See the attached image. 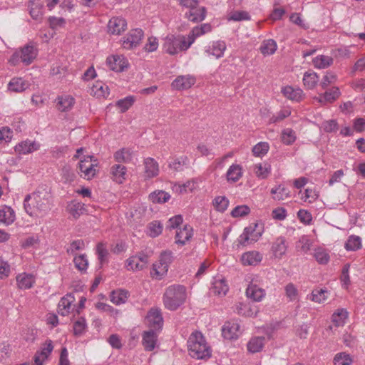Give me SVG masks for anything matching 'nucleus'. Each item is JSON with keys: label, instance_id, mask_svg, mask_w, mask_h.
Wrapping results in <instances>:
<instances>
[{"label": "nucleus", "instance_id": "nucleus-1", "mask_svg": "<svg viewBox=\"0 0 365 365\" xmlns=\"http://www.w3.org/2000/svg\"><path fill=\"white\" fill-rule=\"evenodd\" d=\"M24 206L30 216L45 215L52 206L51 187L46 185L39 186L32 194L26 196Z\"/></svg>", "mask_w": 365, "mask_h": 365}, {"label": "nucleus", "instance_id": "nucleus-2", "mask_svg": "<svg viewBox=\"0 0 365 365\" xmlns=\"http://www.w3.org/2000/svg\"><path fill=\"white\" fill-rule=\"evenodd\" d=\"M189 354L197 359H207L211 356L210 347L200 331L191 334L187 340Z\"/></svg>", "mask_w": 365, "mask_h": 365}, {"label": "nucleus", "instance_id": "nucleus-3", "mask_svg": "<svg viewBox=\"0 0 365 365\" xmlns=\"http://www.w3.org/2000/svg\"><path fill=\"white\" fill-rule=\"evenodd\" d=\"M186 299V289L180 284L168 287L163 294V304L166 309L175 311L178 309Z\"/></svg>", "mask_w": 365, "mask_h": 365}, {"label": "nucleus", "instance_id": "nucleus-4", "mask_svg": "<svg viewBox=\"0 0 365 365\" xmlns=\"http://www.w3.org/2000/svg\"><path fill=\"white\" fill-rule=\"evenodd\" d=\"M192 43L193 39L190 40L188 36L170 34L165 38L163 48L166 53L175 55L179 51H187Z\"/></svg>", "mask_w": 365, "mask_h": 365}, {"label": "nucleus", "instance_id": "nucleus-5", "mask_svg": "<svg viewBox=\"0 0 365 365\" xmlns=\"http://www.w3.org/2000/svg\"><path fill=\"white\" fill-rule=\"evenodd\" d=\"M262 230L259 229L257 223H252L244 229L243 232L238 238L239 243L245 246L248 244L257 242L262 236Z\"/></svg>", "mask_w": 365, "mask_h": 365}, {"label": "nucleus", "instance_id": "nucleus-6", "mask_svg": "<svg viewBox=\"0 0 365 365\" xmlns=\"http://www.w3.org/2000/svg\"><path fill=\"white\" fill-rule=\"evenodd\" d=\"M173 252L166 250L160 254L159 264H153L151 274L160 279L168 270L169 264L173 262Z\"/></svg>", "mask_w": 365, "mask_h": 365}, {"label": "nucleus", "instance_id": "nucleus-7", "mask_svg": "<svg viewBox=\"0 0 365 365\" xmlns=\"http://www.w3.org/2000/svg\"><path fill=\"white\" fill-rule=\"evenodd\" d=\"M37 56V51L32 45L27 44L23 47L20 53H15L12 55L11 61L15 63L20 58L25 65L31 64Z\"/></svg>", "mask_w": 365, "mask_h": 365}, {"label": "nucleus", "instance_id": "nucleus-8", "mask_svg": "<svg viewBox=\"0 0 365 365\" xmlns=\"http://www.w3.org/2000/svg\"><path fill=\"white\" fill-rule=\"evenodd\" d=\"M143 36L144 32L141 29H131L121 40L123 47L130 50L138 46L141 43Z\"/></svg>", "mask_w": 365, "mask_h": 365}, {"label": "nucleus", "instance_id": "nucleus-9", "mask_svg": "<svg viewBox=\"0 0 365 365\" xmlns=\"http://www.w3.org/2000/svg\"><path fill=\"white\" fill-rule=\"evenodd\" d=\"M148 262V256L143 252H140L136 255L131 256L127 260L128 269L133 271L142 270L146 267Z\"/></svg>", "mask_w": 365, "mask_h": 365}, {"label": "nucleus", "instance_id": "nucleus-10", "mask_svg": "<svg viewBox=\"0 0 365 365\" xmlns=\"http://www.w3.org/2000/svg\"><path fill=\"white\" fill-rule=\"evenodd\" d=\"M107 27L108 34L120 35L127 29V21L122 17H113L109 20Z\"/></svg>", "mask_w": 365, "mask_h": 365}, {"label": "nucleus", "instance_id": "nucleus-11", "mask_svg": "<svg viewBox=\"0 0 365 365\" xmlns=\"http://www.w3.org/2000/svg\"><path fill=\"white\" fill-rule=\"evenodd\" d=\"M288 242L284 236L277 237L272 244L271 251L274 258L282 259L286 255Z\"/></svg>", "mask_w": 365, "mask_h": 365}, {"label": "nucleus", "instance_id": "nucleus-12", "mask_svg": "<svg viewBox=\"0 0 365 365\" xmlns=\"http://www.w3.org/2000/svg\"><path fill=\"white\" fill-rule=\"evenodd\" d=\"M147 320L150 330L158 331L162 329L163 319L159 309L152 308L148 313Z\"/></svg>", "mask_w": 365, "mask_h": 365}, {"label": "nucleus", "instance_id": "nucleus-13", "mask_svg": "<svg viewBox=\"0 0 365 365\" xmlns=\"http://www.w3.org/2000/svg\"><path fill=\"white\" fill-rule=\"evenodd\" d=\"M207 10L204 6H197L190 8L189 11L185 14V18L193 23L202 21L206 16Z\"/></svg>", "mask_w": 365, "mask_h": 365}, {"label": "nucleus", "instance_id": "nucleus-14", "mask_svg": "<svg viewBox=\"0 0 365 365\" xmlns=\"http://www.w3.org/2000/svg\"><path fill=\"white\" fill-rule=\"evenodd\" d=\"M106 63L110 69L120 72L128 67V61L123 56H112L107 58Z\"/></svg>", "mask_w": 365, "mask_h": 365}, {"label": "nucleus", "instance_id": "nucleus-15", "mask_svg": "<svg viewBox=\"0 0 365 365\" xmlns=\"http://www.w3.org/2000/svg\"><path fill=\"white\" fill-rule=\"evenodd\" d=\"M158 333L155 331H145L142 334V344L145 351H153L158 341Z\"/></svg>", "mask_w": 365, "mask_h": 365}, {"label": "nucleus", "instance_id": "nucleus-16", "mask_svg": "<svg viewBox=\"0 0 365 365\" xmlns=\"http://www.w3.org/2000/svg\"><path fill=\"white\" fill-rule=\"evenodd\" d=\"M240 325L235 322H226L222 328V336L229 340L237 339L239 336Z\"/></svg>", "mask_w": 365, "mask_h": 365}, {"label": "nucleus", "instance_id": "nucleus-17", "mask_svg": "<svg viewBox=\"0 0 365 365\" xmlns=\"http://www.w3.org/2000/svg\"><path fill=\"white\" fill-rule=\"evenodd\" d=\"M246 295L255 302H260L265 296V290L256 284L250 283L246 289Z\"/></svg>", "mask_w": 365, "mask_h": 365}, {"label": "nucleus", "instance_id": "nucleus-18", "mask_svg": "<svg viewBox=\"0 0 365 365\" xmlns=\"http://www.w3.org/2000/svg\"><path fill=\"white\" fill-rule=\"evenodd\" d=\"M262 259V255L257 251H250L244 253L241 257L244 265L256 266Z\"/></svg>", "mask_w": 365, "mask_h": 365}, {"label": "nucleus", "instance_id": "nucleus-19", "mask_svg": "<svg viewBox=\"0 0 365 365\" xmlns=\"http://www.w3.org/2000/svg\"><path fill=\"white\" fill-rule=\"evenodd\" d=\"M195 82L194 78L190 76H178L172 83L173 88L178 90L190 88Z\"/></svg>", "mask_w": 365, "mask_h": 365}, {"label": "nucleus", "instance_id": "nucleus-20", "mask_svg": "<svg viewBox=\"0 0 365 365\" xmlns=\"http://www.w3.org/2000/svg\"><path fill=\"white\" fill-rule=\"evenodd\" d=\"M192 236V228L187 225L179 231H177L175 235V243L180 245H185L186 242L190 240Z\"/></svg>", "mask_w": 365, "mask_h": 365}, {"label": "nucleus", "instance_id": "nucleus-21", "mask_svg": "<svg viewBox=\"0 0 365 365\" xmlns=\"http://www.w3.org/2000/svg\"><path fill=\"white\" fill-rule=\"evenodd\" d=\"M74 300V297L71 294L61 298L58 305V313L61 316H66L69 314L71 304Z\"/></svg>", "mask_w": 365, "mask_h": 365}, {"label": "nucleus", "instance_id": "nucleus-22", "mask_svg": "<svg viewBox=\"0 0 365 365\" xmlns=\"http://www.w3.org/2000/svg\"><path fill=\"white\" fill-rule=\"evenodd\" d=\"M16 279L18 287L21 289H30L35 282L34 277L31 274H19Z\"/></svg>", "mask_w": 365, "mask_h": 365}, {"label": "nucleus", "instance_id": "nucleus-23", "mask_svg": "<svg viewBox=\"0 0 365 365\" xmlns=\"http://www.w3.org/2000/svg\"><path fill=\"white\" fill-rule=\"evenodd\" d=\"M226 50V44L222 41L213 42L211 46L206 49V53L215 56L217 58H221Z\"/></svg>", "mask_w": 365, "mask_h": 365}, {"label": "nucleus", "instance_id": "nucleus-24", "mask_svg": "<svg viewBox=\"0 0 365 365\" xmlns=\"http://www.w3.org/2000/svg\"><path fill=\"white\" fill-rule=\"evenodd\" d=\"M38 149V145L35 142L26 140L15 146V151L19 154L26 155Z\"/></svg>", "mask_w": 365, "mask_h": 365}, {"label": "nucleus", "instance_id": "nucleus-25", "mask_svg": "<svg viewBox=\"0 0 365 365\" xmlns=\"http://www.w3.org/2000/svg\"><path fill=\"white\" fill-rule=\"evenodd\" d=\"M29 87V83L22 78H13L8 84V90L12 92H22Z\"/></svg>", "mask_w": 365, "mask_h": 365}, {"label": "nucleus", "instance_id": "nucleus-26", "mask_svg": "<svg viewBox=\"0 0 365 365\" xmlns=\"http://www.w3.org/2000/svg\"><path fill=\"white\" fill-rule=\"evenodd\" d=\"M236 312L239 315L252 317L257 316L258 309L249 304L238 303L236 305Z\"/></svg>", "mask_w": 365, "mask_h": 365}, {"label": "nucleus", "instance_id": "nucleus-27", "mask_svg": "<svg viewBox=\"0 0 365 365\" xmlns=\"http://www.w3.org/2000/svg\"><path fill=\"white\" fill-rule=\"evenodd\" d=\"M145 173L148 178H153L158 175L159 169L158 163L152 158H147L144 160Z\"/></svg>", "mask_w": 365, "mask_h": 365}, {"label": "nucleus", "instance_id": "nucleus-28", "mask_svg": "<svg viewBox=\"0 0 365 365\" xmlns=\"http://www.w3.org/2000/svg\"><path fill=\"white\" fill-rule=\"evenodd\" d=\"M126 168L124 165L116 164L111 167L110 173L113 180L118 183H122L125 180Z\"/></svg>", "mask_w": 365, "mask_h": 365}, {"label": "nucleus", "instance_id": "nucleus-29", "mask_svg": "<svg viewBox=\"0 0 365 365\" xmlns=\"http://www.w3.org/2000/svg\"><path fill=\"white\" fill-rule=\"evenodd\" d=\"M56 101L57 109L61 112H66L71 110L75 103L74 98L71 96L58 97Z\"/></svg>", "mask_w": 365, "mask_h": 365}, {"label": "nucleus", "instance_id": "nucleus-30", "mask_svg": "<svg viewBox=\"0 0 365 365\" xmlns=\"http://www.w3.org/2000/svg\"><path fill=\"white\" fill-rule=\"evenodd\" d=\"M91 94L97 98H106L109 95V88L101 81H97L91 88Z\"/></svg>", "mask_w": 365, "mask_h": 365}, {"label": "nucleus", "instance_id": "nucleus-31", "mask_svg": "<svg viewBox=\"0 0 365 365\" xmlns=\"http://www.w3.org/2000/svg\"><path fill=\"white\" fill-rule=\"evenodd\" d=\"M264 336L252 337L247 344V350L251 353L259 352L264 347Z\"/></svg>", "mask_w": 365, "mask_h": 365}, {"label": "nucleus", "instance_id": "nucleus-32", "mask_svg": "<svg viewBox=\"0 0 365 365\" xmlns=\"http://www.w3.org/2000/svg\"><path fill=\"white\" fill-rule=\"evenodd\" d=\"M189 167V159L186 156H181L169 163V168L175 172L183 171L185 168H188Z\"/></svg>", "mask_w": 365, "mask_h": 365}, {"label": "nucleus", "instance_id": "nucleus-33", "mask_svg": "<svg viewBox=\"0 0 365 365\" xmlns=\"http://www.w3.org/2000/svg\"><path fill=\"white\" fill-rule=\"evenodd\" d=\"M283 95L292 101H299L302 99L303 91L300 88H293L292 86H286L282 88Z\"/></svg>", "mask_w": 365, "mask_h": 365}, {"label": "nucleus", "instance_id": "nucleus-34", "mask_svg": "<svg viewBox=\"0 0 365 365\" xmlns=\"http://www.w3.org/2000/svg\"><path fill=\"white\" fill-rule=\"evenodd\" d=\"M30 15L34 19L38 20L43 15V6L40 0H31L29 3Z\"/></svg>", "mask_w": 365, "mask_h": 365}, {"label": "nucleus", "instance_id": "nucleus-35", "mask_svg": "<svg viewBox=\"0 0 365 365\" xmlns=\"http://www.w3.org/2000/svg\"><path fill=\"white\" fill-rule=\"evenodd\" d=\"M66 210L73 218L77 219L83 214L85 208L83 203L74 200L68 205Z\"/></svg>", "mask_w": 365, "mask_h": 365}, {"label": "nucleus", "instance_id": "nucleus-36", "mask_svg": "<svg viewBox=\"0 0 365 365\" xmlns=\"http://www.w3.org/2000/svg\"><path fill=\"white\" fill-rule=\"evenodd\" d=\"M129 293L125 289L114 290L110 294V300L116 305L124 304L128 299Z\"/></svg>", "mask_w": 365, "mask_h": 365}, {"label": "nucleus", "instance_id": "nucleus-37", "mask_svg": "<svg viewBox=\"0 0 365 365\" xmlns=\"http://www.w3.org/2000/svg\"><path fill=\"white\" fill-rule=\"evenodd\" d=\"M14 220L15 213L10 207L5 206L0 209V222L9 225L14 222Z\"/></svg>", "mask_w": 365, "mask_h": 365}, {"label": "nucleus", "instance_id": "nucleus-38", "mask_svg": "<svg viewBox=\"0 0 365 365\" xmlns=\"http://www.w3.org/2000/svg\"><path fill=\"white\" fill-rule=\"evenodd\" d=\"M227 180L228 181L237 182L242 175V167L240 165L232 164L227 172Z\"/></svg>", "mask_w": 365, "mask_h": 365}, {"label": "nucleus", "instance_id": "nucleus-39", "mask_svg": "<svg viewBox=\"0 0 365 365\" xmlns=\"http://www.w3.org/2000/svg\"><path fill=\"white\" fill-rule=\"evenodd\" d=\"M212 29V26L209 24H203L200 26L194 27L192 31L187 35L190 40L193 39V42L195 38L201 35H203L207 32H210Z\"/></svg>", "mask_w": 365, "mask_h": 365}, {"label": "nucleus", "instance_id": "nucleus-40", "mask_svg": "<svg viewBox=\"0 0 365 365\" xmlns=\"http://www.w3.org/2000/svg\"><path fill=\"white\" fill-rule=\"evenodd\" d=\"M347 317L348 312L346 309H337L331 316V322L336 327H341L345 324Z\"/></svg>", "mask_w": 365, "mask_h": 365}, {"label": "nucleus", "instance_id": "nucleus-41", "mask_svg": "<svg viewBox=\"0 0 365 365\" xmlns=\"http://www.w3.org/2000/svg\"><path fill=\"white\" fill-rule=\"evenodd\" d=\"M277 48V46L275 41L273 39H268L262 42L259 50L263 55L266 56L273 54L276 51Z\"/></svg>", "mask_w": 365, "mask_h": 365}, {"label": "nucleus", "instance_id": "nucleus-42", "mask_svg": "<svg viewBox=\"0 0 365 365\" xmlns=\"http://www.w3.org/2000/svg\"><path fill=\"white\" fill-rule=\"evenodd\" d=\"M132 153L129 149L122 148L114 153V159L116 162L126 163L131 160Z\"/></svg>", "mask_w": 365, "mask_h": 365}, {"label": "nucleus", "instance_id": "nucleus-43", "mask_svg": "<svg viewBox=\"0 0 365 365\" xmlns=\"http://www.w3.org/2000/svg\"><path fill=\"white\" fill-rule=\"evenodd\" d=\"M149 197L154 203H163L170 200V195L163 190H158L150 193Z\"/></svg>", "mask_w": 365, "mask_h": 365}, {"label": "nucleus", "instance_id": "nucleus-44", "mask_svg": "<svg viewBox=\"0 0 365 365\" xmlns=\"http://www.w3.org/2000/svg\"><path fill=\"white\" fill-rule=\"evenodd\" d=\"M212 292L215 294L219 296H224L227 292L229 288L224 279H216L212 287Z\"/></svg>", "mask_w": 365, "mask_h": 365}, {"label": "nucleus", "instance_id": "nucleus-45", "mask_svg": "<svg viewBox=\"0 0 365 365\" xmlns=\"http://www.w3.org/2000/svg\"><path fill=\"white\" fill-rule=\"evenodd\" d=\"M271 167L267 163H259L255 165L254 172L257 177L261 179H266L269 175Z\"/></svg>", "mask_w": 365, "mask_h": 365}, {"label": "nucleus", "instance_id": "nucleus-46", "mask_svg": "<svg viewBox=\"0 0 365 365\" xmlns=\"http://www.w3.org/2000/svg\"><path fill=\"white\" fill-rule=\"evenodd\" d=\"M313 63L316 68H325L333 63V58L328 56L321 55L313 59Z\"/></svg>", "mask_w": 365, "mask_h": 365}, {"label": "nucleus", "instance_id": "nucleus-47", "mask_svg": "<svg viewBox=\"0 0 365 365\" xmlns=\"http://www.w3.org/2000/svg\"><path fill=\"white\" fill-rule=\"evenodd\" d=\"M361 247V240L360 237L351 235L345 243V248L348 251H356Z\"/></svg>", "mask_w": 365, "mask_h": 365}, {"label": "nucleus", "instance_id": "nucleus-48", "mask_svg": "<svg viewBox=\"0 0 365 365\" xmlns=\"http://www.w3.org/2000/svg\"><path fill=\"white\" fill-rule=\"evenodd\" d=\"M212 204L217 211L224 212L229 205V200L225 196H217L213 200Z\"/></svg>", "mask_w": 365, "mask_h": 365}, {"label": "nucleus", "instance_id": "nucleus-49", "mask_svg": "<svg viewBox=\"0 0 365 365\" xmlns=\"http://www.w3.org/2000/svg\"><path fill=\"white\" fill-rule=\"evenodd\" d=\"M73 334L76 336H80L83 335L87 328L86 322L84 317H79L74 323H73Z\"/></svg>", "mask_w": 365, "mask_h": 365}, {"label": "nucleus", "instance_id": "nucleus-50", "mask_svg": "<svg viewBox=\"0 0 365 365\" xmlns=\"http://www.w3.org/2000/svg\"><path fill=\"white\" fill-rule=\"evenodd\" d=\"M319 80V77L317 74L314 72L309 73L306 72L304 75L303 78V82L304 85L308 88V89H312L316 86L317 81Z\"/></svg>", "mask_w": 365, "mask_h": 365}, {"label": "nucleus", "instance_id": "nucleus-51", "mask_svg": "<svg viewBox=\"0 0 365 365\" xmlns=\"http://www.w3.org/2000/svg\"><path fill=\"white\" fill-rule=\"evenodd\" d=\"M328 291L325 289H315L311 294L310 299L317 303L324 302L327 299Z\"/></svg>", "mask_w": 365, "mask_h": 365}, {"label": "nucleus", "instance_id": "nucleus-52", "mask_svg": "<svg viewBox=\"0 0 365 365\" xmlns=\"http://www.w3.org/2000/svg\"><path fill=\"white\" fill-rule=\"evenodd\" d=\"M353 360L351 356L345 352H340L334 358V365H350Z\"/></svg>", "mask_w": 365, "mask_h": 365}, {"label": "nucleus", "instance_id": "nucleus-53", "mask_svg": "<svg viewBox=\"0 0 365 365\" xmlns=\"http://www.w3.org/2000/svg\"><path fill=\"white\" fill-rule=\"evenodd\" d=\"M340 95V92L338 88L326 91L323 96L319 98L320 103L329 102L331 103L335 101Z\"/></svg>", "mask_w": 365, "mask_h": 365}, {"label": "nucleus", "instance_id": "nucleus-54", "mask_svg": "<svg viewBox=\"0 0 365 365\" xmlns=\"http://www.w3.org/2000/svg\"><path fill=\"white\" fill-rule=\"evenodd\" d=\"M96 253L98 258L102 266L105 262L108 261V252L105 247V245L102 242H99L96 246Z\"/></svg>", "mask_w": 365, "mask_h": 365}, {"label": "nucleus", "instance_id": "nucleus-55", "mask_svg": "<svg viewBox=\"0 0 365 365\" xmlns=\"http://www.w3.org/2000/svg\"><path fill=\"white\" fill-rule=\"evenodd\" d=\"M135 98L133 96H127L123 99L117 101L116 106L120 108L121 113L127 111L133 104Z\"/></svg>", "mask_w": 365, "mask_h": 365}, {"label": "nucleus", "instance_id": "nucleus-56", "mask_svg": "<svg viewBox=\"0 0 365 365\" xmlns=\"http://www.w3.org/2000/svg\"><path fill=\"white\" fill-rule=\"evenodd\" d=\"M149 235L155 237L160 235L163 231V224L160 221H153L148 225Z\"/></svg>", "mask_w": 365, "mask_h": 365}, {"label": "nucleus", "instance_id": "nucleus-57", "mask_svg": "<svg viewBox=\"0 0 365 365\" xmlns=\"http://www.w3.org/2000/svg\"><path fill=\"white\" fill-rule=\"evenodd\" d=\"M250 15L245 11H235L230 13L229 20L234 21H240L245 20H250Z\"/></svg>", "mask_w": 365, "mask_h": 365}, {"label": "nucleus", "instance_id": "nucleus-58", "mask_svg": "<svg viewBox=\"0 0 365 365\" xmlns=\"http://www.w3.org/2000/svg\"><path fill=\"white\" fill-rule=\"evenodd\" d=\"M282 140L286 145L292 144L296 140L295 132L290 128L284 130L282 133Z\"/></svg>", "mask_w": 365, "mask_h": 365}, {"label": "nucleus", "instance_id": "nucleus-59", "mask_svg": "<svg viewBox=\"0 0 365 365\" xmlns=\"http://www.w3.org/2000/svg\"><path fill=\"white\" fill-rule=\"evenodd\" d=\"M269 148V144L267 143L260 142L253 147V155L255 156L264 155L268 152Z\"/></svg>", "mask_w": 365, "mask_h": 365}, {"label": "nucleus", "instance_id": "nucleus-60", "mask_svg": "<svg viewBox=\"0 0 365 365\" xmlns=\"http://www.w3.org/2000/svg\"><path fill=\"white\" fill-rule=\"evenodd\" d=\"M53 349V346L51 340H47L43 344L41 348V351H36V354L41 355V356L44 359H47L49 354L52 352Z\"/></svg>", "mask_w": 365, "mask_h": 365}, {"label": "nucleus", "instance_id": "nucleus-61", "mask_svg": "<svg viewBox=\"0 0 365 365\" xmlns=\"http://www.w3.org/2000/svg\"><path fill=\"white\" fill-rule=\"evenodd\" d=\"M250 212V209L247 205H238L235 207L231 212L233 217H244L247 215Z\"/></svg>", "mask_w": 365, "mask_h": 365}, {"label": "nucleus", "instance_id": "nucleus-62", "mask_svg": "<svg viewBox=\"0 0 365 365\" xmlns=\"http://www.w3.org/2000/svg\"><path fill=\"white\" fill-rule=\"evenodd\" d=\"M314 257L321 264H326L329 260V254L322 249H317L315 250Z\"/></svg>", "mask_w": 365, "mask_h": 365}, {"label": "nucleus", "instance_id": "nucleus-63", "mask_svg": "<svg viewBox=\"0 0 365 365\" xmlns=\"http://www.w3.org/2000/svg\"><path fill=\"white\" fill-rule=\"evenodd\" d=\"M73 261H74L76 267L78 270H80L81 272L86 270L88 264V260H87L85 255H81L78 257H75Z\"/></svg>", "mask_w": 365, "mask_h": 365}, {"label": "nucleus", "instance_id": "nucleus-64", "mask_svg": "<svg viewBox=\"0 0 365 365\" xmlns=\"http://www.w3.org/2000/svg\"><path fill=\"white\" fill-rule=\"evenodd\" d=\"M50 27L52 29L62 28L66 24V20L62 17L50 16L48 19Z\"/></svg>", "mask_w": 365, "mask_h": 365}]
</instances>
